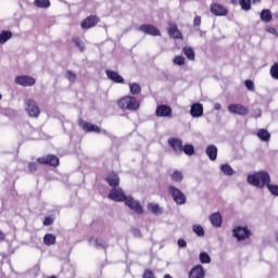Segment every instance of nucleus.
Masks as SVG:
<instances>
[{
	"label": "nucleus",
	"instance_id": "5fc2aeb1",
	"mask_svg": "<svg viewBox=\"0 0 278 278\" xmlns=\"http://www.w3.org/2000/svg\"><path fill=\"white\" fill-rule=\"evenodd\" d=\"M231 3L236 5L238 3V0H231Z\"/></svg>",
	"mask_w": 278,
	"mask_h": 278
},
{
	"label": "nucleus",
	"instance_id": "1a4fd4ad",
	"mask_svg": "<svg viewBox=\"0 0 278 278\" xmlns=\"http://www.w3.org/2000/svg\"><path fill=\"white\" fill-rule=\"evenodd\" d=\"M232 233L239 242L251 238V230H249L248 227L237 226L236 228H233Z\"/></svg>",
	"mask_w": 278,
	"mask_h": 278
},
{
	"label": "nucleus",
	"instance_id": "f8f14e48",
	"mask_svg": "<svg viewBox=\"0 0 278 278\" xmlns=\"http://www.w3.org/2000/svg\"><path fill=\"white\" fill-rule=\"evenodd\" d=\"M99 24V17L97 15L87 16L80 24L81 29H92Z\"/></svg>",
	"mask_w": 278,
	"mask_h": 278
},
{
	"label": "nucleus",
	"instance_id": "473e14b6",
	"mask_svg": "<svg viewBox=\"0 0 278 278\" xmlns=\"http://www.w3.org/2000/svg\"><path fill=\"white\" fill-rule=\"evenodd\" d=\"M129 88L130 94H140V92H142V87H140V84L138 83H130Z\"/></svg>",
	"mask_w": 278,
	"mask_h": 278
},
{
	"label": "nucleus",
	"instance_id": "13d9d810",
	"mask_svg": "<svg viewBox=\"0 0 278 278\" xmlns=\"http://www.w3.org/2000/svg\"><path fill=\"white\" fill-rule=\"evenodd\" d=\"M1 99H2V96L0 94V101H1Z\"/></svg>",
	"mask_w": 278,
	"mask_h": 278
},
{
	"label": "nucleus",
	"instance_id": "9b49d317",
	"mask_svg": "<svg viewBox=\"0 0 278 278\" xmlns=\"http://www.w3.org/2000/svg\"><path fill=\"white\" fill-rule=\"evenodd\" d=\"M78 125L81 127L83 131H87L88 134H101V128H99V126L90 124L84 119H79Z\"/></svg>",
	"mask_w": 278,
	"mask_h": 278
},
{
	"label": "nucleus",
	"instance_id": "f704fd0d",
	"mask_svg": "<svg viewBox=\"0 0 278 278\" xmlns=\"http://www.w3.org/2000/svg\"><path fill=\"white\" fill-rule=\"evenodd\" d=\"M220 170L224 173V175H228L229 177H231V175L235 173L233 168L229 164L222 165Z\"/></svg>",
	"mask_w": 278,
	"mask_h": 278
},
{
	"label": "nucleus",
	"instance_id": "20e7f679",
	"mask_svg": "<svg viewBox=\"0 0 278 278\" xmlns=\"http://www.w3.org/2000/svg\"><path fill=\"white\" fill-rule=\"evenodd\" d=\"M108 199L115 201L116 203H125L127 195L125 194V191H123V188L116 187L110 190Z\"/></svg>",
	"mask_w": 278,
	"mask_h": 278
},
{
	"label": "nucleus",
	"instance_id": "9d476101",
	"mask_svg": "<svg viewBox=\"0 0 278 278\" xmlns=\"http://www.w3.org/2000/svg\"><path fill=\"white\" fill-rule=\"evenodd\" d=\"M228 112L230 114H238L239 116H247L249 114V108L243 104H229Z\"/></svg>",
	"mask_w": 278,
	"mask_h": 278
},
{
	"label": "nucleus",
	"instance_id": "aec40b11",
	"mask_svg": "<svg viewBox=\"0 0 278 278\" xmlns=\"http://www.w3.org/2000/svg\"><path fill=\"white\" fill-rule=\"evenodd\" d=\"M105 181L111 186V188H118V186H121V178L116 173L109 174Z\"/></svg>",
	"mask_w": 278,
	"mask_h": 278
},
{
	"label": "nucleus",
	"instance_id": "c756f323",
	"mask_svg": "<svg viewBox=\"0 0 278 278\" xmlns=\"http://www.w3.org/2000/svg\"><path fill=\"white\" fill-rule=\"evenodd\" d=\"M34 5L36 8H41L43 10H47V8H51V1H49V0H35Z\"/></svg>",
	"mask_w": 278,
	"mask_h": 278
},
{
	"label": "nucleus",
	"instance_id": "0eeeda50",
	"mask_svg": "<svg viewBox=\"0 0 278 278\" xmlns=\"http://www.w3.org/2000/svg\"><path fill=\"white\" fill-rule=\"evenodd\" d=\"M15 84L23 88H31V86H36V78L29 75H20L15 77Z\"/></svg>",
	"mask_w": 278,
	"mask_h": 278
},
{
	"label": "nucleus",
	"instance_id": "423d86ee",
	"mask_svg": "<svg viewBox=\"0 0 278 278\" xmlns=\"http://www.w3.org/2000/svg\"><path fill=\"white\" fill-rule=\"evenodd\" d=\"M168 192L177 205H185L186 194H184V192H181V190L177 189V187H175V186H169Z\"/></svg>",
	"mask_w": 278,
	"mask_h": 278
},
{
	"label": "nucleus",
	"instance_id": "2eb2a0df",
	"mask_svg": "<svg viewBox=\"0 0 278 278\" xmlns=\"http://www.w3.org/2000/svg\"><path fill=\"white\" fill-rule=\"evenodd\" d=\"M167 144H169L174 152L178 154L182 153L184 141L181 139L172 137L167 140Z\"/></svg>",
	"mask_w": 278,
	"mask_h": 278
},
{
	"label": "nucleus",
	"instance_id": "6ab92c4d",
	"mask_svg": "<svg viewBox=\"0 0 278 278\" xmlns=\"http://www.w3.org/2000/svg\"><path fill=\"white\" fill-rule=\"evenodd\" d=\"M189 278H205V269H203V266L195 265L192 267L189 271Z\"/></svg>",
	"mask_w": 278,
	"mask_h": 278
},
{
	"label": "nucleus",
	"instance_id": "6e6d98bb",
	"mask_svg": "<svg viewBox=\"0 0 278 278\" xmlns=\"http://www.w3.org/2000/svg\"><path fill=\"white\" fill-rule=\"evenodd\" d=\"M260 116H262V113H258V115L256 116V118H260Z\"/></svg>",
	"mask_w": 278,
	"mask_h": 278
},
{
	"label": "nucleus",
	"instance_id": "09e8293b",
	"mask_svg": "<svg viewBox=\"0 0 278 278\" xmlns=\"http://www.w3.org/2000/svg\"><path fill=\"white\" fill-rule=\"evenodd\" d=\"M53 223V217H45L43 219V226L49 227Z\"/></svg>",
	"mask_w": 278,
	"mask_h": 278
},
{
	"label": "nucleus",
	"instance_id": "b1692460",
	"mask_svg": "<svg viewBox=\"0 0 278 278\" xmlns=\"http://www.w3.org/2000/svg\"><path fill=\"white\" fill-rule=\"evenodd\" d=\"M210 220L213 227H223V216L220 215V213H213L210 216Z\"/></svg>",
	"mask_w": 278,
	"mask_h": 278
},
{
	"label": "nucleus",
	"instance_id": "7c9ffc66",
	"mask_svg": "<svg viewBox=\"0 0 278 278\" xmlns=\"http://www.w3.org/2000/svg\"><path fill=\"white\" fill-rule=\"evenodd\" d=\"M170 179H172V181H175V184H181V181H184V174L179 170H175L170 175Z\"/></svg>",
	"mask_w": 278,
	"mask_h": 278
},
{
	"label": "nucleus",
	"instance_id": "412c9836",
	"mask_svg": "<svg viewBox=\"0 0 278 278\" xmlns=\"http://www.w3.org/2000/svg\"><path fill=\"white\" fill-rule=\"evenodd\" d=\"M190 114L193 118H201L203 116V104L194 103L191 105Z\"/></svg>",
	"mask_w": 278,
	"mask_h": 278
},
{
	"label": "nucleus",
	"instance_id": "39448f33",
	"mask_svg": "<svg viewBox=\"0 0 278 278\" xmlns=\"http://www.w3.org/2000/svg\"><path fill=\"white\" fill-rule=\"evenodd\" d=\"M37 162L43 166H52V168H58V166H60V159L54 154L40 156L37 159Z\"/></svg>",
	"mask_w": 278,
	"mask_h": 278
},
{
	"label": "nucleus",
	"instance_id": "a18cd8bd",
	"mask_svg": "<svg viewBox=\"0 0 278 278\" xmlns=\"http://www.w3.org/2000/svg\"><path fill=\"white\" fill-rule=\"evenodd\" d=\"M29 173H36L38 170V164L36 162L28 163Z\"/></svg>",
	"mask_w": 278,
	"mask_h": 278
},
{
	"label": "nucleus",
	"instance_id": "6e6552de",
	"mask_svg": "<svg viewBox=\"0 0 278 278\" xmlns=\"http://www.w3.org/2000/svg\"><path fill=\"white\" fill-rule=\"evenodd\" d=\"M125 205L132 210L135 214H143L144 210L142 208V204L136 201L131 195H127L126 200L124 201Z\"/></svg>",
	"mask_w": 278,
	"mask_h": 278
},
{
	"label": "nucleus",
	"instance_id": "79ce46f5",
	"mask_svg": "<svg viewBox=\"0 0 278 278\" xmlns=\"http://www.w3.org/2000/svg\"><path fill=\"white\" fill-rule=\"evenodd\" d=\"M270 75L273 79H278V63H275L274 65H271Z\"/></svg>",
	"mask_w": 278,
	"mask_h": 278
},
{
	"label": "nucleus",
	"instance_id": "4be33fe9",
	"mask_svg": "<svg viewBox=\"0 0 278 278\" xmlns=\"http://www.w3.org/2000/svg\"><path fill=\"white\" fill-rule=\"evenodd\" d=\"M205 153L211 162H216V159L218 157V148L214 144L207 146Z\"/></svg>",
	"mask_w": 278,
	"mask_h": 278
},
{
	"label": "nucleus",
	"instance_id": "c9c22d12",
	"mask_svg": "<svg viewBox=\"0 0 278 278\" xmlns=\"http://www.w3.org/2000/svg\"><path fill=\"white\" fill-rule=\"evenodd\" d=\"M72 42H74L75 47H77V49H79V51L84 52L85 51V47H84V41H81V39H79V37H73Z\"/></svg>",
	"mask_w": 278,
	"mask_h": 278
},
{
	"label": "nucleus",
	"instance_id": "ddd939ff",
	"mask_svg": "<svg viewBox=\"0 0 278 278\" xmlns=\"http://www.w3.org/2000/svg\"><path fill=\"white\" fill-rule=\"evenodd\" d=\"M139 31H142V34H147L148 36H162L160 29L151 24H142L141 26H139Z\"/></svg>",
	"mask_w": 278,
	"mask_h": 278
},
{
	"label": "nucleus",
	"instance_id": "ea45409f",
	"mask_svg": "<svg viewBox=\"0 0 278 278\" xmlns=\"http://www.w3.org/2000/svg\"><path fill=\"white\" fill-rule=\"evenodd\" d=\"M174 64L177 66H184V64H186V59L182 55H176L174 58Z\"/></svg>",
	"mask_w": 278,
	"mask_h": 278
},
{
	"label": "nucleus",
	"instance_id": "f03ea898",
	"mask_svg": "<svg viewBox=\"0 0 278 278\" xmlns=\"http://www.w3.org/2000/svg\"><path fill=\"white\" fill-rule=\"evenodd\" d=\"M116 104L124 112H137V110H140V100L134 96H124L116 101Z\"/></svg>",
	"mask_w": 278,
	"mask_h": 278
},
{
	"label": "nucleus",
	"instance_id": "864d4df0",
	"mask_svg": "<svg viewBox=\"0 0 278 278\" xmlns=\"http://www.w3.org/2000/svg\"><path fill=\"white\" fill-rule=\"evenodd\" d=\"M214 108H215V110H220L222 105H220V103H216Z\"/></svg>",
	"mask_w": 278,
	"mask_h": 278
},
{
	"label": "nucleus",
	"instance_id": "4d7b16f0",
	"mask_svg": "<svg viewBox=\"0 0 278 278\" xmlns=\"http://www.w3.org/2000/svg\"><path fill=\"white\" fill-rule=\"evenodd\" d=\"M48 278H58L56 276H50V277H48Z\"/></svg>",
	"mask_w": 278,
	"mask_h": 278
},
{
	"label": "nucleus",
	"instance_id": "cd10ccee",
	"mask_svg": "<svg viewBox=\"0 0 278 278\" xmlns=\"http://www.w3.org/2000/svg\"><path fill=\"white\" fill-rule=\"evenodd\" d=\"M182 53L186 55L187 60L194 62L195 53L192 48L190 47L182 48Z\"/></svg>",
	"mask_w": 278,
	"mask_h": 278
},
{
	"label": "nucleus",
	"instance_id": "f257e3e1",
	"mask_svg": "<svg viewBox=\"0 0 278 278\" xmlns=\"http://www.w3.org/2000/svg\"><path fill=\"white\" fill-rule=\"evenodd\" d=\"M247 181L250 186H254L262 190L265 186L267 187L270 184V174L266 170H260L249 175Z\"/></svg>",
	"mask_w": 278,
	"mask_h": 278
},
{
	"label": "nucleus",
	"instance_id": "f3484780",
	"mask_svg": "<svg viewBox=\"0 0 278 278\" xmlns=\"http://www.w3.org/2000/svg\"><path fill=\"white\" fill-rule=\"evenodd\" d=\"M211 14L214 16H227L228 11L224 5L213 2L211 4Z\"/></svg>",
	"mask_w": 278,
	"mask_h": 278
},
{
	"label": "nucleus",
	"instance_id": "c03bdc74",
	"mask_svg": "<svg viewBox=\"0 0 278 278\" xmlns=\"http://www.w3.org/2000/svg\"><path fill=\"white\" fill-rule=\"evenodd\" d=\"M142 278H155V273L151 269H144Z\"/></svg>",
	"mask_w": 278,
	"mask_h": 278
},
{
	"label": "nucleus",
	"instance_id": "603ef678",
	"mask_svg": "<svg viewBox=\"0 0 278 278\" xmlns=\"http://www.w3.org/2000/svg\"><path fill=\"white\" fill-rule=\"evenodd\" d=\"M3 240H5V233L0 230V242H3Z\"/></svg>",
	"mask_w": 278,
	"mask_h": 278
},
{
	"label": "nucleus",
	"instance_id": "393cba45",
	"mask_svg": "<svg viewBox=\"0 0 278 278\" xmlns=\"http://www.w3.org/2000/svg\"><path fill=\"white\" fill-rule=\"evenodd\" d=\"M148 211L151 212V214H154V216H160V214L163 213L162 207L157 203H149Z\"/></svg>",
	"mask_w": 278,
	"mask_h": 278
},
{
	"label": "nucleus",
	"instance_id": "4c0bfd02",
	"mask_svg": "<svg viewBox=\"0 0 278 278\" xmlns=\"http://www.w3.org/2000/svg\"><path fill=\"white\" fill-rule=\"evenodd\" d=\"M200 262L201 264H210V262H212V258L210 257V254H207V252H201Z\"/></svg>",
	"mask_w": 278,
	"mask_h": 278
},
{
	"label": "nucleus",
	"instance_id": "72a5a7b5",
	"mask_svg": "<svg viewBox=\"0 0 278 278\" xmlns=\"http://www.w3.org/2000/svg\"><path fill=\"white\" fill-rule=\"evenodd\" d=\"M182 153L185 155H194V146L188 143L182 146Z\"/></svg>",
	"mask_w": 278,
	"mask_h": 278
},
{
	"label": "nucleus",
	"instance_id": "a211bd4d",
	"mask_svg": "<svg viewBox=\"0 0 278 278\" xmlns=\"http://www.w3.org/2000/svg\"><path fill=\"white\" fill-rule=\"evenodd\" d=\"M105 75L110 81H113V84H125V78H123L118 72L105 70Z\"/></svg>",
	"mask_w": 278,
	"mask_h": 278
},
{
	"label": "nucleus",
	"instance_id": "a19ab883",
	"mask_svg": "<svg viewBox=\"0 0 278 278\" xmlns=\"http://www.w3.org/2000/svg\"><path fill=\"white\" fill-rule=\"evenodd\" d=\"M192 229L198 236H205V230L201 225H193Z\"/></svg>",
	"mask_w": 278,
	"mask_h": 278
},
{
	"label": "nucleus",
	"instance_id": "5701e85b",
	"mask_svg": "<svg viewBox=\"0 0 278 278\" xmlns=\"http://www.w3.org/2000/svg\"><path fill=\"white\" fill-rule=\"evenodd\" d=\"M253 5H257V3H262V0H239V4L241 5V10L244 12H249Z\"/></svg>",
	"mask_w": 278,
	"mask_h": 278
},
{
	"label": "nucleus",
	"instance_id": "dca6fc26",
	"mask_svg": "<svg viewBox=\"0 0 278 278\" xmlns=\"http://www.w3.org/2000/svg\"><path fill=\"white\" fill-rule=\"evenodd\" d=\"M155 114L160 118H166L168 116H173V109L166 104H161L156 108Z\"/></svg>",
	"mask_w": 278,
	"mask_h": 278
},
{
	"label": "nucleus",
	"instance_id": "a878e982",
	"mask_svg": "<svg viewBox=\"0 0 278 278\" xmlns=\"http://www.w3.org/2000/svg\"><path fill=\"white\" fill-rule=\"evenodd\" d=\"M261 21H263V23H270V21H273V13L270 12V10L268 9L262 10Z\"/></svg>",
	"mask_w": 278,
	"mask_h": 278
},
{
	"label": "nucleus",
	"instance_id": "3c124183",
	"mask_svg": "<svg viewBox=\"0 0 278 278\" xmlns=\"http://www.w3.org/2000/svg\"><path fill=\"white\" fill-rule=\"evenodd\" d=\"M187 245L188 243L186 242V240L178 239V247H180V249H186Z\"/></svg>",
	"mask_w": 278,
	"mask_h": 278
},
{
	"label": "nucleus",
	"instance_id": "c85d7f7f",
	"mask_svg": "<svg viewBox=\"0 0 278 278\" xmlns=\"http://www.w3.org/2000/svg\"><path fill=\"white\" fill-rule=\"evenodd\" d=\"M257 137L260 138V140H262L263 142H268V140H270V132H268V130L262 128L257 131Z\"/></svg>",
	"mask_w": 278,
	"mask_h": 278
},
{
	"label": "nucleus",
	"instance_id": "de8ad7c7",
	"mask_svg": "<svg viewBox=\"0 0 278 278\" xmlns=\"http://www.w3.org/2000/svg\"><path fill=\"white\" fill-rule=\"evenodd\" d=\"M193 27H201V15H197L193 18Z\"/></svg>",
	"mask_w": 278,
	"mask_h": 278
},
{
	"label": "nucleus",
	"instance_id": "2f4dec72",
	"mask_svg": "<svg viewBox=\"0 0 278 278\" xmlns=\"http://www.w3.org/2000/svg\"><path fill=\"white\" fill-rule=\"evenodd\" d=\"M43 244H46L47 247H52V244H55V236L52 233L45 235Z\"/></svg>",
	"mask_w": 278,
	"mask_h": 278
},
{
	"label": "nucleus",
	"instance_id": "e433bc0d",
	"mask_svg": "<svg viewBox=\"0 0 278 278\" xmlns=\"http://www.w3.org/2000/svg\"><path fill=\"white\" fill-rule=\"evenodd\" d=\"M65 77H66V79H68V81H71V84H75V81L77 79V74H75V72L68 70L65 73Z\"/></svg>",
	"mask_w": 278,
	"mask_h": 278
},
{
	"label": "nucleus",
	"instance_id": "58836bf2",
	"mask_svg": "<svg viewBox=\"0 0 278 278\" xmlns=\"http://www.w3.org/2000/svg\"><path fill=\"white\" fill-rule=\"evenodd\" d=\"M270 194L274 197H278V186L277 185H270V182L266 186Z\"/></svg>",
	"mask_w": 278,
	"mask_h": 278
},
{
	"label": "nucleus",
	"instance_id": "bb28decb",
	"mask_svg": "<svg viewBox=\"0 0 278 278\" xmlns=\"http://www.w3.org/2000/svg\"><path fill=\"white\" fill-rule=\"evenodd\" d=\"M12 30H1L0 33V45H5L8 40L12 38Z\"/></svg>",
	"mask_w": 278,
	"mask_h": 278
},
{
	"label": "nucleus",
	"instance_id": "7ed1b4c3",
	"mask_svg": "<svg viewBox=\"0 0 278 278\" xmlns=\"http://www.w3.org/2000/svg\"><path fill=\"white\" fill-rule=\"evenodd\" d=\"M24 104H25V110L28 116H30V118H38V116H40V106H38V103H36V100L26 99Z\"/></svg>",
	"mask_w": 278,
	"mask_h": 278
},
{
	"label": "nucleus",
	"instance_id": "8fccbe9b",
	"mask_svg": "<svg viewBox=\"0 0 278 278\" xmlns=\"http://www.w3.org/2000/svg\"><path fill=\"white\" fill-rule=\"evenodd\" d=\"M266 31H268V34H273L274 36H277V28L273 26L267 27Z\"/></svg>",
	"mask_w": 278,
	"mask_h": 278
},
{
	"label": "nucleus",
	"instance_id": "37998d69",
	"mask_svg": "<svg viewBox=\"0 0 278 278\" xmlns=\"http://www.w3.org/2000/svg\"><path fill=\"white\" fill-rule=\"evenodd\" d=\"M244 86H245V88H248L251 92H254V91H255V85L253 84V80L247 79V80L244 81Z\"/></svg>",
	"mask_w": 278,
	"mask_h": 278
},
{
	"label": "nucleus",
	"instance_id": "4468645a",
	"mask_svg": "<svg viewBox=\"0 0 278 278\" xmlns=\"http://www.w3.org/2000/svg\"><path fill=\"white\" fill-rule=\"evenodd\" d=\"M167 34L170 38H174V40H184V35L181 34V30H179L177 24L175 23L168 24Z\"/></svg>",
	"mask_w": 278,
	"mask_h": 278
},
{
	"label": "nucleus",
	"instance_id": "49530a36",
	"mask_svg": "<svg viewBox=\"0 0 278 278\" xmlns=\"http://www.w3.org/2000/svg\"><path fill=\"white\" fill-rule=\"evenodd\" d=\"M96 247L99 249H105V247H108V244L105 243V241L101 240V239H96Z\"/></svg>",
	"mask_w": 278,
	"mask_h": 278
}]
</instances>
